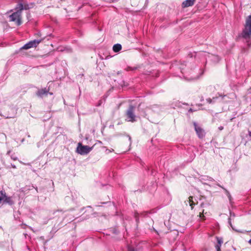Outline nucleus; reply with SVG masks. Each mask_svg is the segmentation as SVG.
<instances>
[{
  "label": "nucleus",
  "mask_w": 251,
  "mask_h": 251,
  "mask_svg": "<svg viewBox=\"0 0 251 251\" xmlns=\"http://www.w3.org/2000/svg\"><path fill=\"white\" fill-rule=\"evenodd\" d=\"M240 37L243 39L249 48L251 47V15L247 18Z\"/></svg>",
  "instance_id": "obj_1"
},
{
  "label": "nucleus",
  "mask_w": 251,
  "mask_h": 251,
  "mask_svg": "<svg viewBox=\"0 0 251 251\" xmlns=\"http://www.w3.org/2000/svg\"><path fill=\"white\" fill-rule=\"evenodd\" d=\"M15 10L16 12L10 15L9 19L10 21L14 22L17 25H20L22 24V13L16 7Z\"/></svg>",
  "instance_id": "obj_2"
},
{
  "label": "nucleus",
  "mask_w": 251,
  "mask_h": 251,
  "mask_svg": "<svg viewBox=\"0 0 251 251\" xmlns=\"http://www.w3.org/2000/svg\"><path fill=\"white\" fill-rule=\"evenodd\" d=\"M135 107L132 105H130L126 112L127 120L128 122H134L136 121V116L134 114Z\"/></svg>",
  "instance_id": "obj_3"
},
{
  "label": "nucleus",
  "mask_w": 251,
  "mask_h": 251,
  "mask_svg": "<svg viewBox=\"0 0 251 251\" xmlns=\"http://www.w3.org/2000/svg\"><path fill=\"white\" fill-rule=\"evenodd\" d=\"M93 147H89L88 146H84L79 143L76 149V151L81 155H85L89 153L93 149Z\"/></svg>",
  "instance_id": "obj_4"
},
{
  "label": "nucleus",
  "mask_w": 251,
  "mask_h": 251,
  "mask_svg": "<svg viewBox=\"0 0 251 251\" xmlns=\"http://www.w3.org/2000/svg\"><path fill=\"white\" fill-rule=\"evenodd\" d=\"M44 38L35 39L30 41L23 46L21 49L27 50L33 47H36L43 40Z\"/></svg>",
  "instance_id": "obj_5"
},
{
  "label": "nucleus",
  "mask_w": 251,
  "mask_h": 251,
  "mask_svg": "<svg viewBox=\"0 0 251 251\" xmlns=\"http://www.w3.org/2000/svg\"><path fill=\"white\" fill-rule=\"evenodd\" d=\"M49 91V88L39 89L36 92V95L39 98H43L44 96H47L49 94L52 95V93H50Z\"/></svg>",
  "instance_id": "obj_6"
},
{
  "label": "nucleus",
  "mask_w": 251,
  "mask_h": 251,
  "mask_svg": "<svg viewBox=\"0 0 251 251\" xmlns=\"http://www.w3.org/2000/svg\"><path fill=\"white\" fill-rule=\"evenodd\" d=\"M195 130L200 138H202L205 136V132L204 130L201 128V127L199 126L196 122H194L193 123Z\"/></svg>",
  "instance_id": "obj_7"
},
{
  "label": "nucleus",
  "mask_w": 251,
  "mask_h": 251,
  "mask_svg": "<svg viewBox=\"0 0 251 251\" xmlns=\"http://www.w3.org/2000/svg\"><path fill=\"white\" fill-rule=\"evenodd\" d=\"M196 0H186L182 3V7L186 8L194 5Z\"/></svg>",
  "instance_id": "obj_8"
},
{
  "label": "nucleus",
  "mask_w": 251,
  "mask_h": 251,
  "mask_svg": "<svg viewBox=\"0 0 251 251\" xmlns=\"http://www.w3.org/2000/svg\"><path fill=\"white\" fill-rule=\"evenodd\" d=\"M16 7L21 12V13H22L23 10H27L30 8V7L29 6L28 4H26L23 5V3L21 2L18 3Z\"/></svg>",
  "instance_id": "obj_9"
},
{
  "label": "nucleus",
  "mask_w": 251,
  "mask_h": 251,
  "mask_svg": "<svg viewBox=\"0 0 251 251\" xmlns=\"http://www.w3.org/2000/svg\"><path fill=\"white\" fill-rule=\"evenodd\" d=\"M3 203H7L9 205H12L14 204V201L12 200V198L10 197H8L5 194V197H4V199L3 201Z\"/></svg>",
  "instance_id": "obj_10"
},
{
  "label": "nucleus",
  "mask_w": 251,
  "mask_h": 251,
  "mask_svg": "<svg viewBox=\"0 0 251 251\" xmlns=\"http://www.w3.org/2000/svg\"><path fill=\"white\" fill-rule=\"evenodd\" d=\"M122 49V46L120 44H115L113 47V50L115 52H118Z\"/></svg>",
  "instance_id": "obj_11"
},
{
  "label": "nucleus",
  "mask_w": 251,
  "mask_h": 251,
  "mask_svg": "<svg viewBox=\"0 0 251 251\" xmlns=\"http://www.w3.org/2000/svg\"><path fill=\"white\" fill-rule=\"evenodd\" d=\"M188 202L190 206L191 207L192 209L193 208L194 206L196 204V203H195L193 201V197H189Z\"/></svg>",
  "instance_id": "obj_12"
},
{
  "label": "nucleus",
  "mask_w": 251,
  "mask_h": 251,
  "mask_svg": "<svg viewBox=\"0 0 251 251\" xmlns=\"http://www.w3.org/2000/svg\"><path fill=\"white\" fill-rule=\"evenodd\" d=\"M6 193L4 191H0V203L3 202L4 197H5Z\"/></svg>",
  "instance_id": "obj_13"
},
{
  "label": "nucleus",
  "mask_w": 251,
  "mask_h": 251,
  "mask_svg": "<svg viewBox=\"0 0 251 251\" xmlns=\"http://www.w3.org/2000/svg\"><path fill=\"white\" fill-rule=\"evenodd\" d=\"M216 239L217 241V245L221 246L223 243V238L222 237H217Z\"/></svg>",
  "instance_id": "obj_14"
},
{
  "label": "nucleus",
  "mask_w": 251,
  "mask_h": 251,
  "mask_svg": "<svg viewBox=\"0 0 251 251\" xmlns=\"http://www.w3.org/2000/svg\"><path fill=\"white\" fill-rule=\"evenodd\" d=\"M217 98V97H213V99H211L210 98H208L206 99V101L209 103H211L213 102H214L215 100Z\"/></svg>",
  "instance_id": "obj_15"
},
{
  "label": "nucleus",
  "mask_w": 251,
  "mask_h": 251,
  "mask_svg": "<svg viewBox=\"0 0 251 251\" xmlns=\"http://www.w3.org/2000/svg\"><path fill=\"white\" fill-rule=\"evenodd\" d=\"M228 224H229V225L231 226V227L232 228V229L233 230H235V231L238 232H242L240 230H236V229H235L233 227H232V224H231V219L229 218H228Z\"/></svg>",
  "instance_id": "obj_16"
},
{
  "label": "nucleus",
  "mask_w": 251,
  "mask_h": 251,
  "mask_svg": "<svg viewBox=\"0 0 251 251\" xmlns=\"http://www.w3.org/2000/svg\"><path fill=\"white\" fill-rule=\"evenodd\" d=\"M221 246L218 245H216L215 246V248H216V251H221Z\"/></svg>",
  "instance_id": "obj_17"
},
{
  "label": "nucleus",
  "mask_w": 251,
  "mask_h": 251,
  "mask_svg": "<svg viewBox=\"0 0 251 251\" xmlns=\"http://www.w3.org/2000/svg\"><path fill=\"white\" fill-rule=\"evenodd\" d=\"M102 102V100H100L99 101L98 103L96 104L97 106H100Z\"/></svg>",
  "instance_id": "obj_18"
},
{
  "label": "nucleus",
  "mask_w": 251,
  "mask_h": 251,
  "mask_svg": "<svg viewBox=\"0 0 251 251\" xmlns=\"http://www.w3.org/2000/svg\"><path fill=\"white\" fill-rule=\"evenodd\" d=\"M11 157L14 160H16L17 159V157L16 156H14L12 155Z\"/></svg>",
  "instance_id": "obj_19"
},
{
  "label": "nucleus",
  "mask_w": 251,
  "mask_h": 251,
  "mask_svg": "<svg viewBox=\"0 0 251 251\" xmlns=\"http://www.w3.org/2000/svg\"><path fill=\"white\" fill-rule=\"evenodd\" d=\"M203 211H204V210H203L202 212V213H200V218H201L202 217H204L203 214Z\"/></svg>",
  "instance_id": "obj_20"
},
{
  "label": "nucleus",
  "mask_w": 251,
  "mask_h": 251,
  "mask_svg": "<svg viewBox=\"0 0 251 251\" xmlns=\"http://www.w3.org/2000/svg\"><path fill=\"white\" fill-rule=\"evenodd\" d=\"M223 128H224V127L222 126H220L219 127V129L220 130H222L223 129Z\"/></svg>",
  "instance_id": "obj_21"
},
{
  "label": "nucleus",
  "mask_w": 251,
  "mask_h": 251,
  "mask_svg": "<svg viewBox=\"0 0 251 251\" xmlns=\"http://www.w3.org/2000/svg\"><path fill=\"white\" fill-rule=\"evenodd\" d=\"M226 95H222L219 94V97H221L222 98H223L224 97H226Z\"/></svg>",
  "instance_id": "obj_22"
},
{
  "label": "nucleus",
  "mask_w": 251,
  "mask_h": 251,
  "mask_svg": "<svg viewBox=\"0 0 251 251\" xmlns=\"http://www.w3.org/2000/svg\"><path fill=\"white\" fill-rule=\"evenodd\" d=\"M128 250L129 251H135V250L132 248H129Z\"/></svg>",
  "instance_id": "obj_23"
},
{
  "label": "nucleus",
  "mask_w": 251,
  "mask_h": 251,
  "mask_svg": "<svg viewBox=\"0 0 251 251\" xmlns=\"http://www.w3.org/2000/svg\"><path fill=\"white\" fill-rule=\"evenodd\" d=\"M13 116H8L7 117V118H13Z\"/></svg>",
  "instance_id": "obj_24"
},
{
  "label": "nucleus",
  "mask_w": 251,
  "mask_h": 251,
  "mask_svg": "<svg viewBox=\"0 0 251 251\" xmlns=\"http://www.w3.org/2000/svg\"><path fill=\"white\" fill-rule=\"evenodd\" d=\"M12 167L13 168H16V166H15V165H12Z\"/></svg>",
  "instance_id": "obj_25"
},
{
  "label": "nucleus",
  "mask_w": 251,
  "mask_h": 251,
  "mask_svg": "<svg viewBox=\"0 0 251 251\" xmlns=\"http://www.w3.org/2000/svg\"><path fill=\"white\" fill-rule=\"evenodd\" d=\"M249 243L251 245V239L249 240Z\"/></svg>",
  "instance_id": "obj_26"
},
{
  "label": "nucleus",
  "mask_w": 251,
  "mask_h": 251,
  "mask_svg": "<svg viewBox=\"0 0 251 251\" xmlns=\"http://www.w3.org/2000/svg\"><path fill=\"white\" fill-rule=\"evenodd\" d=\"M248 93L249 94H251V91H250Z\"/></svg>",
  "instance_id": "obj_27"
}]
</instances>
